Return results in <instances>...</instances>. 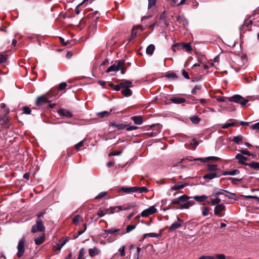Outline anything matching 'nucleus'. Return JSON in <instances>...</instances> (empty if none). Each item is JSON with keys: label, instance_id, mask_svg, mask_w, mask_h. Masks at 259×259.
<instances>
[{"label": "nucleus", "instance_id": "1", "mask_svg": "<svg viewBox=\"0 0 259 259\" xmlns=\"http://www.w3.org/2000/svg\"><path fill=\"white\" fill-rule=\"evenodd\" d=\"M135 206V205L133 204H128L127 205V206L125 205L123 206H116L113 207H110L109 208L106 209V212L108 213V211L110 210V212H109V214H113L115 212H118L121 210H126L129 209H131Z\"/></svg>", "mask_w": 259, "mask_h": 259}, {"label": "nucleus", "instance_id": "2", "mask_svg": "<svg viewBox=\"0 0 259 259\" xmlns=\"http://www.w3.org/2000/svg\"><path fill=\"white\" fill-rule=\"evenodd\" d=\"M26 243V239L24 237H22L18 243L17 248L18 251L17 255L19 258H21L25 252V244Z\"/></svg>", "mask_w": 259, "mask_h": 259}, {"label": "nucleus", "instance_id": "3", "mask_svg": "<svg viewBox=\"0 0 259 259\" xmlns=\"http://www.w3.org/2000/svg\"><path fill=\"white\" fill-rule=\"evenodd\" d=\"M45 230V227L41 219H36V224L31 228V233H34L36 232H44Z\"/></svg>", "mask_w": 259, "mask_h": 259}, {"label": "nucleus", "instance_id": "4", "mask_svg": "<svg viewBox=\"0 0 259 259\" xmlns=\"http://www.w3.org/2000/svg\"><path fill=\"white\" fill-rule=\"evenodd\" d=\"M229 100L230 102L240 103L242 107H244L249 101L247 99H244L241 96L239 95H236L229 98Z\"/></svg>", "mask_w": 259, "mask_h": 259}, {"label": "nucleus", "instance_id": "5", "mask_svg": "<svg viewBox=\"0 0 259 259\" xmlns=\"http://www.w3.org/2000/svg\"><path fill=\"white\" fill-rule=\"evenodd\" d=\"M165 18V11H164L156 21L157 25L163 28L167 27L169 26V23L166 21Z\"/></svg>", "mask_w": 259, "mask_h": 259}, {"label": "nucleus", "instance_id": "6", "mask_svg": "<svg viewBox=\"0 0 259 259\" xmlns=\"http://www.w3.org/2000/svg\"><path fill=\"white\" fill-rule=\"evenodd\" d=\"M226 206L224 203L216 205L214 208V214L218 217H222L225 215Z\"/></svg>", "mask_w": 259, "mask_h": 259}, {"label": "nucleus", "instance_id": "7", "mask_svg": "<svg viewBox=\"0 0 259 259\" xmlns=\"http://www.w3.org/2000/svg\"><path fill=\"white\" fill-rule=\"evenodd\" d=\"M157 212V209L154 206H151L142 211L141 215L142 217H148Z\"/></svg>", "mask_w": 259, "mask_h": 259}, {"label": "nucleus", "instance_id": "8", "mask_svg": "<svg viewBox=\"0 0 259 259\" xmlns=\"http://www.w3.org/2000/svg\"><path fill=\"white\" fill-rule=\"evenodd\" d=\"M186 186V183H183L182 182H179L169 189L167 192V194L168 195H170L172 191L182 189Z\"/></svg>", "mask_w": 259, "mask_h": 259}, {"label": "nucleus", "instance_id": "9", "mask_svg": "<svg viewBox=\"0 0 259 259\" xmlns=\"http://www.w3.org/2000/svg\"><path fill=\"white\" fill-rule=\"evenodd\" d=\"M190 199V197L186 195H183L178 198L171 200V203L175 204H180L181 203L186 202Z\"/></svg>", "mask_w": 259, "mask_h": 259}, {"label": "nucleus", "instance_id": "10", "mask_svg": "<svg viewBox=\"0 0 259 259\" xmlns=\"http://www.w3.org/2000/svg\"><path fill=\"white\" fill-rule=\"evenodd\" d=\"M124 87H133V82L130 80H125L120 82L118 84L115 85L113 89L116 91H118Z\"/></svg>", "mask_w": 259, "mask_h": 259}, {"label": "nucleus", "instance_id": "11", "mask_svg": "<svg viewBox=\"0 0 259 259\" xmlns=\"http://www.w3.org/2000/svg\"><path fill=\"white\" fill-rule=\"evenodd\" d=\"M9 111V109H6V110L4 111V117L0 119V122H1V124L5 128L9 127V120L8 117L6 116L7 114H8Z\"/></svg>", "mask_w": 259, "mask_h": 259}, {"label": "nucleus", "instance_id": "12", "mask_svg": "<svg viewBox=\"0 0 259 259\" xmlns=\"http://www.w3.org/2000/svg\"><path fill=\"white\" fill-rule=\"evenodd\" d=\"M220 159L219 157L215 156H209L205 158H197L193 159H189L190 161H200L204 163L207 162L209 160L217 161Z\"/></svg>", "mask_w": 259, "mask_h": 259}, {"label": "nucleus", "instance_id": "13", "mask_svg": "<svg viewBox=\"0 0 259 259\" xmlns=\"http://www.w3.org/2000/svg\"><path fill=\"white\" fill-rule=\"evenodd\" d=\"M49 102L48 98L45 95H42L37 98L35 104L37 106H39Z\"/></svg>", "mask_w": 259, "mask_h": 259}, {"label": "nucleus", "instance_id": "14", "mask_svg": "<svg viewBox=\"0 0 259 259\" xmlns=\"http://www.w3.org/2000/svg\"><path fill=\"white\" fill-rule=\"evenodd\" d=\"M100 252V249L96 246L89 249V254L91 257H93L96 255H99Z\"/></svg>", "mask_w": 259, "mask_h": 259}, {"label": "nucleus", "instance_id": "15", "mask_svg": "<svg viewBox=\"0 0 259 259\" xmlns=\"http://www.w3.org/2000/svg\"><path fill=\"white\" fill-rule=\"evenodd\" d=\"M177 22L181 24L184 27H186L188 25L187 20L183 16H179L177 17Z\"/></svg>", "mask_w": 259, "mask_h": 259}, {"label": "nucleus", "instance_id": "16", "mask_svg": "<svg viewBox=\"0 0 259 259\" xmlns=\"http://www.w3.org/2000/svg\"><path fill=\"white\" fill-rule=\"evenodd\" d=\"M45 240V234H42L39 236H35L34 238V242L36 245L41 244Z\"/></svg>", "mask_w": 259, "mask_h": 259}, {"label": "nucleus", "instance_id": "17", "mask_svg": "<svg viewBox=\"0 0 259 259\" xmlns=\"http://www.w3.org/2000/svg\"><path fill=\"white\" fill-rule=\"evenodd\" d=\"M220 175L219 174V172H210L209 174L204 175L203 179L212 180L215 178H219V177H220Z\"/></svg>", "mask_w": 259, "mask_h": 259}, {"label": "nucleus", "instance_id": "18", "mask_svg": "<svg viewBox=\"0 0 259 259\" xmlns=\"http://www.w3.org/2000/svg\"><path fill=\"white\" fill-rule=\"evenodd\" d=\"M58 113L61 116H66L69 118H70L72 116V114L71 112L64 109H60L58 111Z\"/></svg>", "mask_w": 259, "mask_h": 259}, {"label": "nucleus", "instance_id": "19", "mask_svg": "<svg viewBox=\"0 0 259 259\" xmlns=\"http://www.w3.org/2000/svg\"><path fill=\"white\" fill-rule=\"evenodd\" d=\"M235 158L238 160V163L239 164H245L246 165L247 163H245V161L247 159V158L241 154H237L235 156Z\"/></svg>", "mask_w": 259, "mask_h": 259}, {"label": "nucleus", "instance_id": "20", "mask_svg": "<svg viewBox=\"0 0 259 259\" xmlns=\"http://www.w3.org/2000/svg\"><path fill=\"white\" fill-rule=\"evenodd\" d=\"M195 202L193 201H189L186 203L181 204L178 208L179 209H188L194 204Z\"/></svg>", "mask_w": 259, "mask_h": 259}, {"label": "nucleus", "instance_id": "21", "mask_svg": "<svg viewBox=\"0 0 259 259\" xmlns=\"http://www.w3.org/2000/svg\"><path fill=\"white\" fill-rule=\"evenodd\" d=\"M131 87H123V88H122V90L121 91V93L122 94V95L126 97H130L132 95V91L130 89V88H131Z\"/></svg>", "mask_w": 259, "mask_h": 259}, {"label": "nucleus", "instance_id": "22", "mask_svg": "<svg viewBox=\"0 0 259 259\" xmlns=\"http://www.w3.org/2000/svg\"><path fill=\"white\" fill-rule=\"evenodd\" d=\"M170 101L175 104H181L186 102V99L181 97H174L170 99Z\"/></svg>", "mask_w": 259, "mask_h": 259}, {"label": "nucleus", "instance_id": "23", "mask_svg": "<svg viewBox=\"0 0 259 259\" xmlns=\"http://www.w3.org/2000/svg\"><path fill=\"white\" fill-rule=\"evenodd\" d=\"M207 170L212 172H219L218 170H219L218 167V165L217 164H208L207 165Z\"/></svg>", "mask_w": 259, "mask_h": 259}, {"label": "nucleus", "instance_id": "24", "mask_svg": "<svg viewBox=\"0 0 259 259\" xmlns=\"http://www.w3.org/2000/svg\"><path fill=\"white\" fill-rule=\"evenodd\" d=\"M111 126L113 127H116L118 130H122L126 127V125L122 123H117L115 122H111Z\"/></svg>", "mask_w": 259, "mask_h": 259}, {"label": "nucleus", "instance_id": "25", "mask_svg": "<svg viewBox=\"0 0 259 259\" xmlns=\"http://www.w3.org/2000/svg\"><path fill=\"white\" fill-rule=\"evenodd\" d=\"M134 123L138 125H140L143 123V118L141 116H135L131 117Z\"/></svg>", "mask_w": 259, "mask_h": 259}, {"label": "nucleus", "instance_id": "26", "mask_svg": "<svg viewBox=\"0 0 259 259\" xmlns=\"http://www.w3.org/2000/svg\"><path fill=\"white\" fill-rule=\"evenodd\" d=\"M124 66V61L123 60H120L116 66L117 68V70H121V73L122 74L124 73V71L123 70V67Z\"/></svg>", "mask_w": 259, "mask_h": 259}, {"label": "nucleus", "instance_id": "27", "mask_svg": "<svg viewBox=\"0 0 259 259\" xmlns=\"http://www.w3.org/2000/svg\"><path fill=\"white\" fill-rule=\"evenodd\" d=\"M193 198L197 202H202L207 199V196L206 195L194 196Z\"/></svg>", "mask_w": 259, "mask_h": 259}, {"label": "nucleus", "instance_id": "28", "mask_svg": "<svg viewBox=\"0 0 259 259\" xmlns=\"http://www.w3.org/2000/svg\"><path fill=\"white\" fill-rule=\"evenodd\" d=\"M239 172H240V171L238 169H234V170L228 171H225L223 173V176H226V175L235 176V175L239 174Z\"/></svg>", "mask_w": 259, "mask_h": 259}, {"label": "nucleus", "instance_id": "29", "mask_svg": "<svg viewBox=\"0 0 259 259\" xmlns=\"http://www.w3.org/2000/svg\"><path fill=\"white\" fill-rule=\"evenodd\" d=\"M231 140L235 142L236 144L239 145L241 144L242 141L243 140V137L241 135L235 136Z\"/></svg>", "mask_w": 259, "mask_h": 259}, {"label": "nucleus", "instance_id": "30", "mask_svg": "<svg viewBox=\"0 0 259 259\" xmlns=\"http://www.w3.org/2000/svg\"><path fill=\"white\" fill-rule=\"evenodd\" d=\"M223 191L226 193L225 194V196L226 197H228L229 199H235V200L236 199L235 193L229 192L227 190H223Z\"/></svg>", "mask_w": 259, "mask_h": 259}, {"label": "nucleus", "instance_id": "31", "mask_svg": "<svg viewBox=\"0 0 259 259\" xmlns=\"http://www.w3.org/2000/svg\"><path fill=\"white\" fill-rule=\"evenodd\" d=\"M155 50V46L154 45H149L146 49V53L149 55H152Z\"/></svg>", "mask_w": 259, "mask_h": 259}, {"label": "nucleus", "instance_id": "32", "mask_svg": "<svg viewBox=\"0 0 259 259\" xmlns=\"http://www.w3.org/2000/svg\"><path fill=\"white\" fill-rule=\"evenodd\" d=\"M83 218L80 215L77 214L76 215L72 220V223L74 224L77 225L79 222H82Z\"/></svg>", "mask_w": 259, "mask_h": 259}, {"label": "nucleus", "instance_id": "33", "mask_svg": "<svg viewBox=\"0 0 259 259\" xmlns=\"http://www.w3.org/2000/svg\"><path fill=\"white\" fill-rule=\"evenodd\" d=\"M135 187V192H139V193H146L148 191V189L146 187Z\"/></svg>", "mask_w": 259, "mask_h": 259}, {"label": "nucleus", "instance_id": "34", "mask_svg": "<svg viewBox=\"0 0 259 259\" xmlns=\"http://www.w3.org/2000/svg\"><path fill=\"white\" fill-rule=\"evenodd\" d=\"M181 224L178 222H175L170 226L169 228V231H172L181 227Z\"/></svg>", "mask_w": 259, "mask_h": 259}, {"label": "nucleus", "instance_id": "35", "mask_svg": "<svg viewBox=\"0 0 259 259\" xmlns=\"http://www.w3.org/2000/svg\"><path fill=\"white\" fill-rule=\"evenodd\" d=\"M246 165L255 169L259 170V162H252L251 163H246Z\"/></svg>", "mask_w": 259, "mask_h": 259}, {"label": "nucleus", "instance_id": "36", "mask_svg": "<svg viewBox=\"0 0 259 259\" xmlns=\"http://www.w3.org/2000/svg\"><path fill=\"white\" fill-rule=\"evenodd\" d=\"M122 190L126 193H133L135 192V187H128V188H122Z\"/></svg>", "mask_w": 259, "mask_h": 259}, {"label": "nucleus", "instance_id": "37", "mask_svg": "<svg viewBox=\"0 0 259 259\" xmlns=\"http://www.w3.org/2000/svg\"><path fill=\"white\" fill-rule=\"evenodd\" d=\"M181 46L182 47L183 49H185L187 52H191L192 50V49L189 43L185 44L182 43L181 44Z\"/></svg>", "mask_w": 259, "mask_h": 259}, {"label": "nucleus", "instance_id": "38", "mask_svg": "<svg viewBox=\"0 0 259 259\" xmlns=\"http://www.w3.org/2000/svg\"><path fill=\"white\" fill-rule=\"evenodd\" d=\"M111 112V110H110V112H108V111H102V112L97 113V115L98 117H101V118L104 117H107L109 115V114Z\"/></svg>", "mask_w": 259, "mask_h": 259}, {"label": "nucleus", "instance_id": "39", "mask_svg": "<svg viewBox=\"0 0 259 259\" xmlns=\"http://www.w3.org/2000/svg\"><path fill=\"white\" fill-rule=\"evenodd\" d=\"M221 199L220 198H216L211 199L210 201L208 202V203H211L212 205H214L221 204Z\"/></svg>", "mask_w": 259, "mask_h": 259}, {"label": "nucleus", "instance_id": "40", "mask_svg": "<svg viewBox=\"0 0 259 259\" xmlns=\"http://www.w3.org/2000/svg\"><path fill=\"white\" fill-rule=\"evenodd\" d=\"M201 89V87L200 85H196L193 89L192 90L191 93L193 95L197 94L198 92H199Z\"/></svg>", "mask_w": 259, "mask_h": 259}, {"label": "nucleus", "instance_id": "41", "mask_svg": "<svg viewBox=\"0 0 259 259\" xmlns=\"http://www.w3.org/2000/svg\"><path fill=\"white\" fill-rule=\"evenodd\" d=\"M112 71H118L117 68L116 66V65L114 64L111 65L110 67L108 68V69L106 71L107 73H109Z\"/></svg>", "mask_w": 259, "mask_h": 259}, {"label": "nucleus", "instance_id": "42", "mask_svg": "<svg viewBox=\"0 0 259 259\" xmlns=\"http://www.w3.org/2000/svg\"><path fill=\"white\" fill-rule=\"evenodd\" d=\"M190 119L192 122L194 124L198 123L200 121V118L198 117L197 116H193L191 117Z\"/></svg>", "mask_w": 259, "mask_h": 259}, {"label": "nucleus", "instance_id": "43", "mask_svg": "<svg viewBox=\"0 0 259 259\" xmlns=\"http://www.w3.org/2000/svg\"><path fill=\"white\" fill-rule=\"evenodd\" d=\"M165 77H166L167 78L176 79L177 78V75L175 73L171 72L166 74L165 75Z\"/></svg>", "mask_w": 259, "mask_h": 259}, {"label": "nucleus", "instance_id": "44", "mask_svg": "<svg viewBox=\"0 0 259 259\" xmlns=\"http://www.w3.org/2000/svg\"><path fill=\"white\" fill-rule=\"evenodd\" d=\"M84 252L85 249L83 248H81L79 251L78 256L77 259H84L83 258Z\"/></svg>", "mask_w": 259, "mask_h": 259}, {"label": "nucleus", "instance_id": "45", "mask_svg": "<svg viewBox=\"0 0 259 259\" xmlns=\"http://www.w3.org/2000/svg\"><path fill=\"white\" fill-rule=\"evenodd\" d=\"M235 125V122H228L222 124V128L223 129L229 128L231 126Z\"/></svg>", "mask_w": 259, "mask_h": 259}, {"label": "nucleus", "instance_id": "46", "mask_svg": "<svg viewBox=\"0 0 259 259\" xmlns=\"http://www.w3.org/2000/svg\"><path fill=\"white\" fill-rule=\"evenodd\" d=\"M120 231L119 229H110L105 230V232L107 233H109L111 234H113L116 232H118Z\"/></svg>", "mask_w": 259, "mask_h": 259}, {"label": "nucleus", "instance_id": "47", "mask_svg": "<svg viewBox=\"0 0 259 259\" xmlns=\"http://www.w3.org/2000/svg\"><path fill=\"white\" fill-rule=\"evenodd\" d=\"M209 213V208L207 207H205L202 211V214L203 217H206L208 215Z\"/></svg>", "mask_w": 259, "mask_h": 259}, {"label": "nucleus", "instance_id": "48", "mask_svg": "<svg viewBox=\"0 0 259 259\" xmlns=\"http://www.w3.org/2000/svg\"><path fill=\"white\" fill-rule=\"evenodd\" d=\"M23 113L26 114H30L31 110L29 107H28L27 106H24L23 108Z\"/></svg>", "mask_w": 259, "mask_h": 259}, {"label": "nucleus", "instance_id": "49", "mask_svg": "<svg viewBox=\"0 0 259 259\" xmlns=\"http://www.w3.org/2000/svg\"><path fill=\"white\" fill-rule=\"evenodd\" d=\"M118 251L120 252L121 256H124L125 255L124 246H122L120 247L118 249Z\"/></svg>", "mask_w": 259, "mask_h": 259}, {"label": "nucleus", "instance_id": "50", "mask_svg": "<svg viewBox=\"0 0 259 259\" xmlns=\"http://www.w3.org/2000/svg\"><path fill=\"white\" fill-rule=\"evenodd\" d=\"M136 227V225H128L126 228V233L130 232L131 231L133 230L134 229H135Z\"/></svg>", "mask_w": 259, "mask_h": 259}, {"label": "nucleus", "instance_id": "51", "mask_svg": "<svg viewBox=\"0 0 259 259\" xmlns=\"http://www.w3.org/2000/svg\"><path fill=\"white\" fill-rule=\"evenodd\" d=\"M84 145V140L80 141L79 143L75 145V148L78 150L80 147H82Z\"/></svg>", "mask_w": 259, "mask_h": 259}, {"label": "nucleus", "instance_id": "52", "mask_svg": "<svg viewBox=\"0 0 259 259\" xmlns=\"http://www.w3.org/2000/svg\"><path fill=\"white\" fill-rule=\"evenodd\" d=\"M107 192H102L100 193L97 196L95 197V199H98L102 198L107 195Z\"/></svg>", "mask_w": 259, "mask_h": 259}, {"label": "nucleus", "instance_id": "53", "mask_svg": "<svg viewBox=\"0 0 259 259\" xmlns=\"http://www.w3.org/2000/svg\"><path fill=\"white\" fill-rule=\"evenodd\" d=\"M157 0H148V9L154 6Z\"/></svg>", "mask_w": 259, "mask_h": 259}, {"label": "nucleus", "instance_id": "54", "mask_svg": "<svg viewBox=\"0 0 259 259\" xmlns=\"http://www.w3.org/2000/svg\"><path fill=\"white\" fill-rule=\"evenodd\" d=\"M180 47H181V44L177 43L172 46L171 49L174 52H176L177 51V49H178Z\"/></svg>", "mask_w": 259, "mask_h": 259}, {"label": "nucleus", "instance_id": "55", "mask_svg": "<svg viewBox=\"0 0 259 259\" xmlns=\"http://www.w3.org/2000/svg\"><path fill=\"white\" fill-rule=\"evenodd\" d=\"M7 57L6 56L4 55H0V64L6 62Z\"/></svg>", "mask_w": 259, "mask_h": 259}, {"label": "nucleus", "instance_id": "56", "mask_svg": "<svg viewBox=\"0 0 259 259\" xmlns=\"http://www.w3.org/2000/svg\"><path fill=\"white\" fill-rule=\"evenodd\" d=\"M242 197H245L246 198H252L256 199L257 201H259V197L256 196H251V195H242Z\"/></svg>", "mask_w": 259, "mask_h": 259}, {"label": "nucleus", "instance_id": "57", "mask_svg": "<svg viewBox=\"0 0 259 259\" xmlns=\"http://www.w3.org/2000/svg\"><path fill=\"white\" fill-rule=\"evenodd\" d=\"M67 86V83L66 82H62L60 83L59 85V90L60 91H62L64 90Z\"/></svg>", "mask_w": 259, "mask_h": 259}, {"label": "nucleus", "instance_id": "58", "mask_svg": "<svg viewBox=\"0 0 259 259\" xmlns=\"http://www.w3.org/2000/svg\"><path fill=\"white\" fill-rule=\"evenodd\" d=\"M223 190H222L221 191H220L213 192L212 194V196H219L220 195H225V194L224 193H225V192Z\"/></svg>", "mask_w": 259, "mask_h": 259}, {"label": "nucleus", "instance_id": "59", "mask_svg": "<svg viewBox=\"0 0 259 259\" xmlns=\"http://www.w3.org/2000/svg\"><path fill=\"white\" fill-rule=\"evenodd\" d=\"M215 259H225L226 256L223 254H216L215 256Z\"/></svg>", "mask_w": 259, "mask_h": 259}, {"label": "nucleus", "instance_id": "60", "mask_svg": "<svg viewBox=\"0 0 259 259\" xmlns=\"http://www.w3.org/2000/svg\"><path fill=\"white\" fill-rule=\"evenodd\" d=\"M97 214L98 215V218L96 220L99 218L103 217L105 215V212H104L103 210L100 209L98 210Z\"/></svg>", "mask_w": 259, "mask_h": 259}, {"label": "nucleus", "instance_id": "61", "mask_svg": "<svg viewBox=\"0 0 259 259\" xmlns=\"http://www.w3.org/2000/svg\"><path fill=\"white\" fill-rule=\"evenodd\" d=\"M138 127L137 126H127L126 127V130L127 131H133V130H136L138 128Z\"/></svg>", "mask_w": 259, "mask_h": 259}, {"label": "nucleus", "instance_id": "62", "mask_svg": "<svg viewBox=\"0 0 259 259\" xmlns=\"http://www.w3.org/2000/svg\"><path fill=\"white\" fill-rule=\"evenodd\" d=\"M148 237H158L159 234L155 233H147Z\"/></svg>", "mask_w": 259, "mask_h": 259}, {"label": "nucleus", "instance_id": "63", "mask_svg": "<svg viewBox=\"0 0 259 259\" xmlns=\"http://www.w3.org/2000/svg\"><path fill=\"white\" fill-rule=\"evenodd\" d=\"M251 128L254 130H259V122L253 124L251 126Z\"/></svg>", "mask_w": 259, "mask_h": 259}, {"label": "nucleus", "instance_id": "64", "mask_svg": "<svg viewBox=\"0 0 259 259\" xmlns=\"http://www.w3.org/2000/svg\"><path fill=\"white\" fill-rule=\"evenodd\" d=\"M182 74L183 76L186 79H189L190 77L187 72H186L184 69L183 70Z\"/></svg>", "mask_w": 259, "mask_h": 259}]
</instances>
